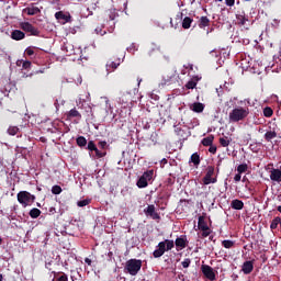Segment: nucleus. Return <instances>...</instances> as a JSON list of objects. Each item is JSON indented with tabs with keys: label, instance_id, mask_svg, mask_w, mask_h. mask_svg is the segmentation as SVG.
<instances>
[{
	"label": "nucleus",
	"instance_id": "f257e3e1",
	"mask_svg": "<svg viewBox=\"0 0 281 281\" xmlns=\"http://www.w3.org/2000/svg\"><path fill=\"white\" fill-rule=\"evenodd\" d=\"M175 245L177 251L186 249V247H188V237L186 235H182L176 238V240L165 239L164 241L158 243V249L154 250L153 252L154 258H161V256H164L166 251L175 249Z\"/></svg>",
	"mask_w": 281,
	"mask_h": 281
},
{
	"label": "nucleus",
	"instance_id": "f03ea898",
	"mask_svg": "<svg viewBox=\"0 0 281 281\" xmlns=\"http://www.w3.org/2000/svg\"><path fill=\"white\" fill-rule=\"evenodd\" d=\"M246 117H249L248 106L234 108L228 114V120L229 122H233V123L243 122V120H245Z\"/></svg>",
	"mask_w": 281,
	"mask_h": 281
},
{
	"label": "nucleus",
	"instance_id": "7ed1b4c3",
	"mask_svg": "<svg viewBox=\"0 0 281 281\" xmlns=\"http://www.w3.org/2000/svg\"><path fill=\"white\" fill-rule=\"evenodd\" d=\"M16 196L18 203H20L22 207H27V205H32V203L36 201V195L30 193L29 191H20Z\"/></svg>",
	"mask_w": 281,
	"mask_h": 281
},
{
	"label": "nucleus",
	"instance_id": "20e7f679",
	"mask_svg": "<svg viewBox=\"0 0 281 281\" xmlns=\"http://www.w3.org/2000/svg\"><path fill=\"white\" fill-rule=\"evenodd\" d=\"M142 270V260L139 259H130L125 263V271L130 273V276H137Z\"/></svg>",
	"mask_w": 281,
	"mask_h": 281
},
{
	"label": "nucleus",
	"instance_id": "39448f33",
	"mask_svg": "<svg viewBox=\"0 0 281 281\" xmlns=\"http://www.w3.org/2000/svg\"><path fill=\"white\" fill-rule=\"evenodd\" d=\"M153 177H155V170L145 171L136 182L137 188H148V181H153Z\"/></svg>",
	"mask_w": 281,
	"mask_h": 281
},
{
	"label": "nucleus",
	"instance_id": "423d86ee",
	"mask_svg": "<svg viewBox=\"0 0 281 281\" xmlns=\"http://www.w3.org/2000/svg\"><path fill=\"white\" fill-rule=\"evenodd\" d=\"M20 27L23 30V32L29 33L30 36H41V31L30 22L20 23Z\"/></svg>",
	"mask_w": 281,
	"mask_h": 281
},
{
	"label": "nucleus",
	"instance_id": "0eeeda50",
	"mask_svg": "<svg viewBox=\"0 0 281 281\" xmlns=\"http://www.w3.org/2000/svg\"><path fill=\"white\" fill-rule=\"evenodd\" d=\"M214 166H209L206 168V173L203 178V184L204 186H210V183H216L217 179L216 178H212L214 177Z\"/></svg>",
	"mask_w": 281,
	"mask_h": 281
},
{
	"label": "nucleus",
	"instance_id": "6e6552de",
	"mask_svg": "<svg viewBox=\"0 0 281 281\" xmlns=\"http://www.w3.org/2000/svg\"><path fill=\"white\" fill-rule=\"evenodd\" d=\"M201 271L207 280L214 281L216 280V273H214V269L207 265H202Z\"/></svg>",
	"mask_w": 281,
	"mask_h": 281
},
{
	"label": "nucleus",
	"instance_id": "1a4fd4ad",
	"mask_svg": "<svg viewBox=\"0 0 281 281\" xmlns=\"http://www.w3.org/2000/svg\"><path fill=\"white\" fill-rule=\"evenodd\" d=\"M236 21H237V25L245 27L247 23H249V16L245 14V11H241L236 14Z\"/></svg>",
	"mask_w": 281,
	"mask_h": 281
},
{
	"label": "nucleus",
	"instance_id": "9d476101",
	"mask_svg": "<svg viewBox=\"0 0 281 281\" xmlns=\"http://www.w3.org/2000/svg\"><path fill=\"white\" fill-rule=\"evenodd\" d=\"M55 19L57 21H64V23H71V14H69V13L65 14V12H63V11L56 12Z\"/></svg>",
	"mask_w": 281,
	"mask_h": 281
},
{
	"label": "nucleus",
	"instance_id": "9b49d317",
	"mask_svg": "<svg viewBox=\"0 0 281 281\" xmlns=\"http://www.w3.org/2000/svg\"><path fill=\"white\" fill-rule=\"evenodd\" d=\"M146 216H150L155 221L159 218V213L155 212V205L150 204L144 210Z\"/></svg>",
	"mask_w": 281,
	"mask_h": 281
},
{
	"label": "nucleus",
	"instance_id": "f8f14e48",
	"mask_svg": "<svg viewBox=\"0 0 281 281\" xmlns=\"http://www.w3.org/2000/svg\"><path fill=\"white\" fill-rule=\"evenodd\" d=\"M270 179H271V181H276L277 183H281V170L272 168L270 170Z\"/></svg>",
	"mask_w": 281,
	"mask_h": 281
},
{
	"label": "nucleus",
	"instance_id": "ddd939ff",
	"mask_svg": "<svg viewBox=\"0 0 281 281\" xmlns=\"http://www.w3.org/2000/svg\"><path fill=\"white\" fill-rule=\"evenodd\" d=\"M241 271L245 276H249L254 271V261H245L241 266Z\"/></svg>",
	"mask_w": 281,
	"mask_h": 281
},
{
	"label": "nucleus",
	"instance_id": "4468645a",
	"mask_svg": "<svg viewBox=\"0 0 281 281\" xmlns=\"http://www.w3.org/2000/svg\"><path fill=\"white\" fill-rule=\"evenodd\" d=\"M190 110L193 111V113H203V111H205V104L194 102L192 105H190Z\"/></svg>",
	"mask_w": 281,
	"mask_h": 281
},
{
	"label": "nucleus",
	"instance_id": "2eb2a0df",
	"mask_svg": "<svg viewBox=\"0 0 281 281\" xmlns=\"http://www.w3.org/2000/svg\"><path fill=\"white\" fill-rule=\"evenodd\" d=\"M11 38L13 41H23V38H25V33L21 30H14L11 33Z\"/></svg>",
	"mask_w": 281,
	"mask_h": 281
},
{
	"label": "nucleus",
	"instance_id": "dca6fc26",
	"mask_svg": "<svg viewBox=\"0 0 281 281\" xmlns=\"http://www.w3.org/2000/svg\"><path fill=\"white\" fill-rule=\"evenodd\" d=\"M122 59H117L116 61H108L106 64V71L111 74V71H115L117 69V66L121 65Z\"/></svg>",
	"mask_w": 281,
	"mask_h": 281
},
{
	"label": "nucleus",
	"instance_id": "f3484780",
	"mask_svg": "<svg viewBox=\"0 0 281 281\" xmlns=\"http://www.w3.org/2000/svg\"><path fill=\"white\" fill-rule=\"evenodd\" d=\"M67 120H71L74 117H77L78 120H82V114L76 108L71 109L68 113H66Z\"/></svg>",
	"mask_w": 281,
	"mask_h": 281
},
{
	"label": "nucleus",
	"instance_id": "a211bd4d",
	"mask_svg": "<svg viewBox=\"0 0 281 281\" xmlns=\"http://www.w3.org/2000/svg\"><path fill=\"white\" fill-rule=\"evenodd\" d=\"M24 12H26L29 16H35V14H41V9H38V7L31 5L25 8Z\"/></svg>",
	"mask_w": 281,
	"mask_h": 281
},
{
	"label": "nucleus",
	"instance_id": "6ab92c4d",
	"mask_svg": "<svg viewBox=\"0 0 281 281\" xmlns=\"http://www.w3.org/2000/svg\"><path fill=\"white\" fill-rule=\"evenodd\" d=\"M198 25L200 27V30H205V27H210V18L209 16H201Z\"/></svg>",
	"mask_w": 281,
	"mask_h": 281
},
{
	"label": "nucleus",
	"instance_id": "aec40b11",
	"mask_svg": "<svg viewBox=\"0 0 281 281\" xmlns=\"http://www.w3.org/2000/svg\"><path fill=\"white\" fill-rule=\"evenodd\" d=\"M198 227H199V229H201V232H205V231L210 229V226H207V222H205L204 216H199Z\"/></svg>",
	"mask_w": 281,
	"mask_h": 281
},
{
	"label": "nucleus",
	"instance_id": "412c9836",
	"mask_svg": "<svg viewBox=\"0 0 281 281\" xmlns=\"http://www.w3.org/2000/svg\"><path fill=\"white\" fill-rule=\"evenodd\" d=\"M192 23H194V19H192L190 16H186L182 20V29L183 30H190V27H192Z\"/></svg>",
	"mask_w": 281,
	"mask_h": 281
},
{
	"label": "nucleus",
	"instance_id": "4be33fe9",
	"mask_svg": "<svg viewBox=\"0 0 281 281\" xmlns=\"http://www.w3.org/2000/svg\"><path fill=\"white\" fill-rule=\"evenodd\" d=\"M199 80H201L199 76L193 77L190 81L186 83V89H195Z\"/></svg>",
	"mask_w": 281,
	"mask_h": 281
},
{
	"label": "nucleus",
	"instance_id": "5701e85b",
	"mask_svg": "<svg viewBox=\"0 0 281 281\" xmlns=\"http://www.w3.org/2000/svg\"><path fill=\"white\" fill-rule=\"evenodd\" d=\"M231 207L233 210H243V207H245V203L241 200H233L231 203Z\"/></svg>",
	"mask_w": 281,
	"mask_h": 281
},
{
	"label": "nucleus",
	"instance_id": "b1692460",
	"mask_svg": "<svg viewBox=\"0 0 281 281\" xmlns=\"http://www.w3.org/2000/svg\"><path fill=\"white\" fill-rule=\"evenodd\" d=\"M191 164H193L195 167H199V165L201 164V156H199L198 153H194L191 155L190 158Z\"/></svg>",
	"mask_w": 281,
	"mask_h": 281
},
{
	"label": "nucleus",
	"instance_id": "393cba45",
	"mask_svg": "<svg viewBox=\"0 0 281 281\" xmlns=\"http://www.w3.org/2000/svg\"><path fill=\"white\" fill-rule=\"evenodd\" d=\"M278 137V133L276 131H269L265 134L266 142H271L272 139H276Z\"/></svg>",
	"mask_w": 281,
	"mask_h": 281
},
{
	"label": "nucleus",
	"instance_id": "a878e982",
	"mask_svg": "<svg viewBox=\"0 0 281 281\" xmlns=\"http://www.w3.org/2000/svg\"><path fill=\"white\" fill-rule=\"evenodd\" d=\"M172 82H175V77L173 76H164L162 77V81H161V85H162V87L164 86H170V85H172Z\"/></svg>",
	"mask_w": 281,
	"mask_h": 281
},
{
	"label": "nucleus",
	"instance_id": "bb28decb",
	"mask_svg": "<svg viewBox=\"0 0 281 281\" xmlns=\"http://www.w3.org/2000/svg\"><path fill=\"white\" fill-rule=\"evenodd\" d=\"M202 145L204 146H212V144H214V136L210 135L207 137H204L201 142Z\"/></svg>",
	"mask_w": 281,
	"mask_h": 281
},
{
	"label": "nucleus",
	"instance_id": "cd10ccee",
	"mask_svg": "<svg viewBox=\"0 0 281 281\" xmlns=\"http://www.w3.org/2000/svg\"><path fill=\"white\" fill-rule=\"evenodd\" d=\"M76 142H77V146H79L80 148H83V146H87V138L85 136L77 137Z\"/></svg>",
	"mask_w": 281,
	"mask_h": 281
},
{
	"label": "nucleus",
	"instance_id": "c85d7f7f",
	"mask_svg": "<svg viewBox=\"0 0 281 281\" xmlns=\"http://www.w3.org/2000/svg\"><path fill=\"white\" fill-rule=\"evenodd\" d=\"M232 140L227 136L220 138V144H221V146H223V148H227V146H229Z\"/></svg>",
	"mask_w": 281,
	"mask_h": 281
},
{
	"label": "nucleus",
	"instance_id": "c756f323",
	"mask_svg": "<svg viewBox=\"0 0 281 281\" xmlns=\"http://www.w3.org/2000/svg\"><path fill=\"white\" fill-rule=\"evenodd\" d=\"M280 218L279 216L274 217L272 221H271V224H270V229L273 232V229H278V225H280Z\"/></svg>",
	"mask_w": 281,
	"mask_h": 281
},
{
	"label": "nucleus",
	"instance_id": "7c9ffc66",
	"mask_svg": "<svg viewBox=\"0 0 281 281\" xmlns=\"http://www.w3.org/2000/svg\"><path fill=\"white\" fill-rule=\"evenodd\" d=\"M41 210L34 207L30 211L29 215L31 216V218H38V216H41Z\"/></svg>",
	"mask_w": 281,
	"mask_h": 281
},
{
	"label": "nucleus",
	"instance_id": "2f4dec72",
	"mask_svg": "<svg viewBox=\"0 0 281 281\" xmlns=\"http://www.w3.org/2000/svg\"><path fill=\"white\" fill-rule=\"evenodd\" d=\"M223 247H225V249H232V247H234V241L229 240V239H225L222 241Z\"/></svg>",
	"mask_w": 281,
	"mask_h": 281
},
{
	"label": "nucleus",
	"instance_id": "473e14b6",
	"mask_svg": "<svg viewBox=\"0 0 281 281\" xmlns=\"http://www.w3.org/2000/svg\"><path fill=\"white\" fill-rule=\"evenodd\" d=\"M248 168L249 167L247 166V164H241L237 167V172L239 175H243V172H247Z\"/></svg>",
	"mask_w": 281,
	"mask_h": 281
},
{
	"label": "nucleus",
	"instance_id": "72a5a7b5",
	"mask_svg": "<svg viewBox=\"0 0 281 281\" xmlns=\"http://www.w3.org/2000/svg\"><path fill=\"white\" fill-rule=\"evenodd\" d=\"M263 115L265 117H271L273 115V109L267 106L263 109Z\"/></svg>",
	"mask_w": 281,
	"mask_h": 281
},
{
	"label": "nucleus",
	"instance_id": "f704fd0d",
	"mask_svg": "<svg viewBox=\"0 0 281 281\" xmlns=\"http://www.w3.org/2000/svg\"><path fill=\"white\" fill-rule=\"evenodd\" d=\"M88 150H90L91 153L98 150V147L95 146V143L93 140L88 142Z\"/></svg>",
	"mask_w": 281,
	"mask_h": 281
},
{
	"label": "nucleus",
	"instance_id": "c9c22d12",
	"mask_svg": "<svg viewBox=\"0 0 281 281\" xmlns=\"http://www.w3.org/2000/svg\"><path fill=\"white\" fill-rule=\"evenodd\" d=\"M60 192H63V188H60V186L55 184L52 187V193L53 194H60Z\"/></svg>",
	"mask_w": 281,
	"mask_h": 281
},
{
	"label": "nucleus",
	"instance_id": "e433bc0d",
	"mask_svg": "<svg viewBox=\"0 0 281 281\" xmlns=\"http://www.w3.org/2000/svg\"><path fill=\"white\" fill-rule=\"evenodd\" d=\"M91 203L90 200H81L77 202L78 207H87Z\"/></svg>",
	"mask_w": 281,
	"mask_h": 281
},
{
	"label": "nucleus",
	"instance_id": "4c0bfd02",
	"mask_svg": "<svg viewBox=\"0 0 281 281\" xmlns=\"http://www.w3.org/2000/svg\"><path fill=\"white\" fill-rule=\"evenodd\" d=\"M8 133H9V135H16V133H19V127H16V126H10L9 128H8Z\"/></svg>",
	"mask_w": 281,
	"mask_h": 281
},
{
	"label": "nucleus",
	"instance_id": "58836bf2",
	"mask_svg": "<svg viewBox=\"0 0 281 281\" xmlns=\"http://www.w3.org/2000/svg\"><path fill=\"white\" fill-rule=\"evenodd\" d=\"M191 262H192V260L190 258H187L181 262V265H182L183 269H188V267H190Z\"/></svg>",
	"mask_w": 281,
	"mask_h": 281
},
{
	"label": "nucleus",
	"instance_id": "ea45409f",
	"mask_svg": "<svg viewBox=\"0 0 281 281\" xmlns=\"http://www.w3.org/2000/svg\"><path fill=\"white\" fill-rule=\"evenodd\" d=\"M127 52H130V53H132V54H135V52H137V45L132 44V45L127 48Z\"/></svg>",
	"mask_w": 281,
	"mask_h": 281
},
{
	"label": "nucleus",
	"instance_id": "a19ab883",
	"mask_svg": "<svg viewBox=\"0 0 281 281\" xmlns=\"http://www.w3.org/2000/svg\"><path fill=\"white\" fill-rule=\"evenodd\" d=\"M94 153H95V155H97V157H98L99 159H102V157H104V156L106 155V153H102V151H100V149H98V148H97V150H94Z\"/></svg>",
	"mask_w": 281,
	"mask_h": 281
},
{
	"label": "nucleus",
	"instance_id": "79ce46f5",
	"mask_svg": "<svg viewBox=\"0 0 281 281\" xmlns=\"http://www.w3.org/2000/svg\"><path fill=\"white\" fill-rule=\"evenodd\" d=\"M236 3V0H225V4L228 5V8H234Z\"/></svg>",
	"mask_w": 281,
	"mask_h": 281
},
{
	"label": "nucleus",
	"instance_id": "37998d69",
	"mask_svg": "<svg viewBox=\"0 0 281 281\" xmlns=\"http://www.w3.org/2000/svg\"><path fill=\"white\" fill-rule=\"evenodd\" d=\"M25 54H26V56H34V48L27 47V48L25 49Z\"/></svg>",
	"mask_w": 281,
	"mask_h": 281
},
{
	"label": "nucleus",
	"instance_id": "c03bdc74",
	"mask_svg": "<svg viewBox=\"0 0 281 281\" xmlns=\"http://www.w3.org/2000/svg\"><path fill=\"white\" fill-rule=\"evenodd\" d=\"M32 67V61H23L22 68L23 69H30Z\"/></svg>",
	"mask_w": 281,
	"mask_h": 281
},
{
	"label": "nucleus",
	"instance_id": "a18cd8bd",
	"mask_svg": "<svg viewBox=\"0 0 281 281\" xmlns=\"http://www.w3.org/2000/svg\"><path fill=\"white\" fill-rule=\"evenodd\" d=\"M210 234H212V231L206 229V231H202V238H207V236H210Z\"/></svg>",
	"mask_w": 281,
	"mask_h": 281
},
{
	"label": "nucleus",
	"instance_id": "49530a36",
	"mask_svg": "<svg viewBox=\"0 0 281 281\" xmlns=\"http://www.w3.org/2000/svg\"><path fill=\"white\" fill-rule=\"evenodd\" d=\"M53 276L58 281V278H60V276H66V273L65 272H56V271H54Z\"/></svg>",
	"mask_w": 281,
	"mask_h": 281
},
{
	"label": "nucleus",
	"instance_id": "de8ad7c7",
	"mask_svg": "<svg viewBox=\"0 0 281 281\" xmlns=\"http://www.w3.org/2000/svg\"><path fill=\"white\" fill-rule=\"evenodd\" d=\"M57 281H69V277L67 274H61L60 277H58Z\"/></svg>",
	"mask_w": 281,
	"mask_h": 281
},
{
	"label": "nucleus",
	"instance_id": "09e8293b",
	"mask_svg": "<svg viewBox=\"0 0 281 281\" xmlns=\"http://www.w3.org/2000/svg\"><path fill=\"white\" fill-rule=\"evenodd\" d=\"M209 153H212V155H216V146L211 145L209 148Z\"/></svg>",
	"mask_w": 281,
	"mask_h": 281
},
{
	"label": "nucleus",
	"instance_id": "8fccbe9b",
	"mask_svg": "<svg viewBox=\"0 0 281 281\" xmlns=\"http://www.w3.org/2000/svg\"><path fill=\"white\" fill-rule=\"evenodd\" d=\"M99 148H102V149L106 148V140L99 142Z\"/></svg>",
	"mask_w": 281,
	"mask_h": 281
},
{
	"label": "nucleus",
	"instance_id": "3c124183",
	"mask_svg": "<svg viewBox=\"0 0 281 281\" xmlns=\"http://www.w3.org/2000/svg\"><path fill=\"white\" fill-rule=\"evenodd\" d=\"M240 179H243L241 173H237V175H235V177H234V181H236V183H238V181H240Z\"/></svg>",
	"mask_w": 281,
	"mask_h": 281
},
{
	"label": "nucleus",
	"instance_id": "603ef678",
	"mask_svg": "<svg viewBox=\"0 0 281 281\" xmlns=\"http://www.w3.org/2000/svg\"><path fill=\"white\" fill-rule=\"evenodd\" d=\"M49 214H56V207L52 206L48 210Z\"/></svg>",
	"mask_w": 281,
	"mask_h": 281
},
{
	"label": "nucleus",
	"instance_id": "864d4df0",
	"mask_svg": "<svg viewBox=\"0 0 281 281\" xmlns=\"http://www.w3.org/2000/svg\"><path fill=\"white\" fill-rule=\"evenodd\" d=\"M85 262H86V265H88L89 267H91V263H92L91 259L85 258Z\"/></svg>",
	"mask_w": 281,
	"mask_h": 281
},
{
	"label": "nucleus",
	"instance_id": "5fc2aeb1",
	"mask_svg": "<svg viewBox=\"0 0 281 281\" xmlns=\"http://www.w3.org/2000/svg\"><path fill=\"white\" fill-rule=\"evenodd\" d=\"M161 164H168V160H167L166 158H164V159L161 160Z\"/></svg>",
	"mask_w": 281,
	"mask_h": 281
},
{
	"label": "nucleus",
	"instance_id": "6e6d98bb",
	"mask_svg": "<svg viewBox=\"0 0 281 281\" xmlns=\"http://www.w3.org/2000/svg\"><path fill=\"white\" fill-rule=\"evenodd\" d=\"M277 210H278V212H280V214H281V205H279V206L277 207Z\"/></svg>",
	"mask_w": 281,
	"mask_h": 281
},
{
	"label": "nucleus",
	"instance_id": "4d7b16f0",
	"mask_svg": "<svg viewBox=\"0 0 281 281\" xmlns=\"http://www.w3.org/2000/svg\"><path fill=\"white\" fill-rule=\"evenodd\" d=\"M216 92H217V95H220V97L222 95V93L218 91V89H216Z\"/></svg>",
	"mask_w": 281,
	"mask_h": 281
},
{
	"label": "nucleus",
	"instance_id": "13d9d810",
	"mask_svg": "<svg viewBox=\"0 0 281 281\" xmlns=\"http://www.w3.org/2000/svg\"><path fill=\"white\" fill-rule=\"evenodd\" d=\"M154 100H159V97H158V95H155V97H154Z\"/></svg>",
	"mask_w": 281,
	"mask_h": 281
},
{
	"label": "nucleus",
	"instance_id": "bf43d9fd",
	"mask_svg": "<svg viewBox=\"0 0 281 281\" xmlns=\"http://www.w3.org/2000/svg\"><path fill=\"white\" fill-rule=\"evenodd\" d=\"M0 281H3V274H0Z\"/></svg>",
	"mask_w": 281,
	"mask_h": 281
},
{
	"label": "nucleus",
	"instance_id": "052dcab7",
	"mask_svg": "<svg viewBox=\"0 0 281 281\" xmlns=\"http://www.w3.org/2000/svg\"><path fill=\"white\" fill-rule=\"evenodd\" d=\"M3 243V239L0 237V245Z\"/></svg>",
	"mask_w": 281,
	"mask_h": 281
},
{
	"label": "nucleus",
	"instance_id": "680f3d73",
	"mask_svg": "<svg viewBox=\"0 0 281 281\" xmlns=\"http://www.w3.org/2000/svg\"><path fill=\"white\" fill-rule=\"evenodd\" d=\"M37 207H41V203H37Z\"/></svg>",
	"mask_w": 281,
	"mask_h": 281
},
{
	"label": "nucleus",
	"instance_id": "e2e57ef3",
	"mask_svg": "<svg viewBox=\"0 0 281 281\" xmlns=\"http://www.w3.org/2000/svg\"><path fill=\"white\" fill-rule=\"evenodd\" d=\"M243 181H246V177L243 178Z\"/></svg>",
	"mask_w": 281,
	"mask_h": 281
},
{
	"label": "nucleus",
	"instance_id": "0e129e2a",
	"mask_svg": "<svg viewBox=\"0 0 281 281\" xmlns=\"http://www.w3.org/2000/svg\"><path fill=\"white\" fill-rule=\"evenodd\" d=\"M139 82H142V80H138V85H139Z\"/></svg>",
	"mask_w": 281,
	"mask_h": 281
},
{
	"label": "nucleus",
	"instance_id": "69168bd1",
	"mask_svg": "<svg viewBox=\"0 0 281 281\" xmlns=\"http://www.w3.org/2000/svg\"><path fill=\"white\" fill-rule=\"evenodd\" d=\"M217 1H220V2H221V1H223V0H217Z\"/></svg>",
	"mask_w": 281,
	"mask_h": 281
},
{
	"label": "nucleus",
	"instance_id": "338daca9",
	"mask_svg": "<svg viewBox=\"0 0 281 281\" xmlns=\"http://www.w3.org/2000/svg\"><path fill=\"white\" fill-rule=\"evenodd\" d=\"M246 1H251V0H246Z\"/></svg>",
	"mask_w": 281,
	"mask_h": 281
}]
</instances>
